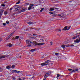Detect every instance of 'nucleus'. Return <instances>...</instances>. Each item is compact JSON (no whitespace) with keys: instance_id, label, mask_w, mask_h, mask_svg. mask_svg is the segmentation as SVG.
I'll return each mask as SVG.
<instances>
[{"instance_id":"58836bf2","label":"nucleus","mask_w":80,"mask_h":80,"mask_svg":"<svg viewBox=\"0 0 80 80\" xmlns=\"http://www.w3.org/2000/svg\"><path fill=\"white\" fill-rule=\"evenodd\" d=\"M70 44H68V45H66V47H70Z\"/></svg>"},{"instance_id":"a18cd8bd","label":"nucleus","mask_w":80,"mask_h":80,"mask_svg":"<svg viewBox=\"0 0 80 80\" xmlns=\"http://www.w3.org/2000/svg\"><path fill=\"white\" fill-rule=\"evenodd\" d=\"M3 25H4V26H5L6 25V23H3Z\"/></svg>"},{"instance_id":"49530a36","label":"nucleus","mask_w":80,"mask_h":80,"mask_svg":"<svg viewBox=\"0 0 80 80\" xmlns=\"http://www.w3.org/2000/svg\"><path fill=\"white\" fill-rule=\"evenodd\" d=\"M3 40L1 38H0V42H1V41H2Z\"/></svg>"},{"instance_id":"864d4df0","label":"nucleus","mask_w":80,"mask_h":80,"mask_svg":"<svg viewBox=\"0 0 80 80\" xmlns=\"http://www.w3.org/2000/svg\"><path fill=\"white\" fill-rule=\"evenodd\" d=\"M12 10V8H10V11H11V10Z\"/></svg>"},{"instance_id":"39448f33","label":"nucleus","mask_w":80,"mask_h":80,"mask_svg":"<svg viewBox=\"0 0 80 80\" xmlns=\"http://www.w3.org/2000/svg\"><path fill=\"white\" fill-rule=\"evenodd\" d=\"M34 4H31L29 7L28 8V10H30L31 9H32V7H33V6H34Z\"/></svg>"},{"instance_id":"0e129e2a","label":"nucleus","mask_w":80,"mask_h":80,"mask_svg":"<svg viewBox=\"0 0 80 80\" xmlns=\"http://www.w3.org/2000/svg\"><path fill=\"white\" fill-rule=\"evenodd\" d=\"M28 29H29V28H28Z\"/></svg>"},{"instance_id":"473e14b6","label":"nucleus","mask_w":80,"mask_h":80,"mask_svg":"<svg viewBox=\"0 0 80 80\" xmlns=\"http://www.w3.org/2000/svg\"><path fill=\"white\" fill-rule=\"evenodd\" d=\"M18 8V6H15V7H14V8H15V9H16H16L17 8Z\"/></svg>"},{"instance_id":"338daca9","label":"nucleus","mask_w":80,"mask_h":80,"mask_svg":"<svg viewBox=\"0 0 80 80\" xmlns=\"http://www.w3.org/2000/svg\"><path fill=\"white\" fill-rule=\"evenodd\" d=\"M39 37H40V35H39Z\"/></svg>"},{"instance_id":"6e6552de","label":"nucleus","mask_w":80,"mask_h":80,"mask_svg":"<svg viewBox=\"0 0 80 80\" xmlns=\"http://www.w3.org/2000/svg\"><path fill=\"white\" fill-rule=\"evenodd\" d=\"M45 43L44 42H42V43H38L37 44V45H39V46H41V45H44Z\"/></svg>"},{"instance_id":"e433bc0d","label":"nucleus","mask_w":80,"mask_h":80,"mask_svg":"<svg viewBox=\"0 0 80 80\" xmlns=\"http://www.w3.org/2000/svg\"><path fill=\"white\" fill-rule=\"evenodd\" d=\"M49 13H50L51 14H53V12H49Z\"/></svg>"},{"instance_id":"f03ea898","label":"nucleus","mask_w":80,"mask_h":80,"mask_svg":"<svg viewBox=\"0 0 80 80\" xmlns=\"http://www.w3.org/2000/svg\"><path fill=\"white\" fill-rule=\"evenodd\" d=\"M50 73H51L50 72H48L46 73L45 75V76L43 80H46V79H47V77H48V76H50Z\"/></svg>"},{"instance_id":"c9c22d12","label":"nucleus","mask_w":80,"mask_h":80,"mask_svg":"<svg viewBox=\"0 0 80 80\" xmlns=\"http://www.w3.org/2000/svg\"><path fill=\"white\" fill-rule=\"evenodd\" d=\"M67 30H68L70 28V27H67Z\"/></svg>"},{"instance_id":"5fc2aeb1","label":"nucleus","mask_w":80,"mask_h":80,"mask_svg":"<svg viewBox=\"0 0 80 80\" xmlns=\"http://www.w3.org/2000/svg\"><path fill=\"white\" fill-rule=\"evenodd\" d=\"M2 68L0 67V70H2Z\"/></svg>"},{"instance_id":"5701e85b","label":"nucleus","mask_w":80,"mask_h":80,"mask_svg":"<svg viewBox=\"0 0 80 80\" xmlns=\"http://www.w3.org/2000/svg\"><path fill=\"white\" fill-rule=\"evenodd\" d=\"M44 8H42L41 10H40V12H42V11H43V10H44Z\"/></svg>"},{"instance_id":"dca6fc26","label":"nucleus","mask_w":80,"mask_h":80,"mask_svg":"<svg viewBox=\"0 0 80 80\" xmlns=\"http://www.w3.org/2000/svg\"><path fill=\"white\" fill-rule=\"evenodd\" d=\"M27 23H28V24H29V25H31V24H33V23L30 22H27Z\"/></svg>"},{"instance_id":"423d86ee","label":"nucleus","mask_w":80,"mask_h":80,"mask_svg":"<svg viewBox=\"0 0 80 80\" xmlns=\"http://www.w3.org/2000/svg\"><path fill=\"white\" fill-rule=\"evenodd\" d=\"M78 69H75L72 70V71H71V72H78Z\"/></svg>"},{"instance_id":"0eeeda50","label":"nucleus","mask_w":80,"mask_h":80,"mask_svg":"<svg viewBox=\"0 0 80 80\" xmlns=\"http://www.w3.org/2000/svg\"><path fill=\"white\" fill-rule=\"evenodd\" d=\"M50 62H51V61H50V60H47L44 62V63H48V65H50L51 63H50Z\"/></svg>"},{"instance_id":"6e6d98bb","label":"nucleus","mask_w":80,"mask_h":80,"mask_svg":"<svg viewBox=\"0 0 80 80\" xmlns=\"http://www.w3.org/2000/svg\"><path fill=\"white\" fill-rule=\"evenodd\" d=\"M79 36H80V35H78V37H79Z\"/></svg>"},{"instance_id":"72a5a7b5","label":"nucleus","mask_w":80,"mask_h":80,"mask_svg":"<svg viewBox=\"0 0 80 80\" xmlns=\"http://www.w3.org/2000/svg\"><path fill=\"white\" fill-rule=\"evenodd\" d=\"M4 15H7V12L6 11H5L4 13Z\"/></svg>"},{"instance_id":"c03bdc74","label":"nucleus","mask_w":80,"mask_h":80,"mask_svg":"<svg viewBox=\"0 0 80 80\" xmlns=\"http://www.w3.org/2000/svg\"><path fill=\"white\" fill-rule=\"evenodd\" d=\"M41 40L42 41V42H44V40L43 39H41Z\"/></svg>"},{"instance_id":"7c9ffc66","label":"nucleus","mask_w":80,"mask_h":80,"mask_svg":"<svg viewBox=\"0 0 80 80\" xmlns=\"http://www.w3.org/2000/svg\"><path fill=\"white\" fill-rule=\"evenodd\" d=\"M50 45L52 46L53 45V42H50Z\"/></svg>"},{"instance_id":"c756f323","label":"nucleus","mask_w":80,"mask_h":80,"mask_svg":"<svg viewBox=\"0 0 80 80\" xmlns=\"http://www.w3.org/2000/svg\"><path fill=\"white\" fill-rule=\"evenodd\" d=\"M20 71H18L17 70H16V73H20Z\"/></svg>"},{"instance_id":"603ef678","label":"nucleus","mask_w":80,"mask_h":80,"mask_svg":"<svg viewBox=\"0 0 80 80\" xmlns=\"http://www.w3.org/2000/svg\"><path fill=\"white\" fill-rule=\"evenodd\" d=\"M10 37H11V36H10V35L8 37V38H10Z\"/></svg>"},{"instance_id":"f704fd0d","label":"nucleus","mask_w":80,"mask_h":80,"mask_svg":"<svg viewBox=\"0 0 80 80\" xmlns=\"http://www.w3.org/2000/svg\"><path fill=\"white\" fill-rule=\"evenodd\" d=\"M1 6L2 7H5V4H1Z\"/></svg>"},{"instance_id":"774afa93","label":"nucleus","mask_w":80,"mask_h":80,"mask_svg":"<svg viewBox=\"0 0 80 80\" xmlns=\"http://www.w3.org/2000/svg\"><path fill=\"white\" fill-rule=\"evenodd\" d=\"M32 78H33V77H32Z\"/></svg>"},{"instance_id":"bb28decb","label":"nucleus","mask_w":80,"mask_h":80,"mask_svg":"<svg viewBox=\"0 0 80 80\" xmlns=\"http://www.w3.org/2000/svg\"><path fill=\"white\" fill-rule=\"evenodd\" d=\"M62 48H65V45H63L61 46Z\"/></svg>"},{"instance_id":"4be33fe9","label":"nucleus","mask_w":80,"mask_h":80,"mask_svg":"<svg viewBox=\"0 0 80 80\" xmlns=\"http://www.w3.org/2000/svg\"><path fill=\"white\" fill-rule=\"evenodd\" d=\"M18 38H19V36H16L15 38V39H18Z\"/></svg>"},{"instance_id":"a19ab883","label":"nucleus","mask_w":80,"mask_h":80,"mask_svg":"<svg viewBox=\"0 0 80 80\" xmlns=\"http://www.w3.org/2000/svg\"><path fill=\"white\" fill-rule=\"evenodd\" d=\"M70 47H74V45L73 44H70Z\"/></svg>"},{"instance_id":"4c0bfd02","label":"nucleus","mask_w":80,"mask_h":80,"mask_svg":"<svg viewBox=\"0 0 80 80\" xmlns=\"http://www.w3.org/2000/svg\"><path fill=\"white\" fill-rule=\"evenodd\" d=\"M60 74H57V77L58 78L59 77H60Z\"/></svg>"},{"instance_id":"2f4dec72","label":"nucleus","mask_w":80,"mask_h":80,"mask_svg":"<svg viewBox=\"0 0 80 80\" xmlns=\"http://www.w3.org/2000/svg\"><path fill=\"white\" fill-rule=\"evenodd\" d=\"M20 0H19L18 1V2H17L16 3V4H19V3H20Z\"/></svg>"},{"instance_id":"a211bd4d","label":"nucleus","mask_w":80,"mask_h":80,"mask_svg":"<svg viewBox=\"0 0 80 80\" xmlns=\"http://www.w3.org/2000/svg\"><path fill=\"white\" fill-rule=\"evenodd\" d=\"M58 32H61L62 31V30H61V29H57V31Z\"/></svg>"},{"instance_id":"4d7b16f0","label":"nucleus","mask_w":80,"mask_h":80,"mask_svg":"<svg viewBox=\"0 0 80 80\" xmlns=\"http://www.w3.org/2000/svg\"><path fill=\"white\" fill-rule=\"evenodd\" d=\"M19 80H22V79L20 78H19Z\"/></svg>"},{"instance_id":"4468645a","label":"nucleus","mask_w":80,"mask_h":80,"mask_svg":"<svg viewBox=\"0 0 80 80\" xmlns=\"http://www.w3.org/2000/svg\"><path fill=\"white\" fill-rule=\"evenodd\" d=\"M6 68L7 69H9L10 68H11V66H8V67H6Z\"/></svg>"},{"instance_id":"bf43d9fd","label":"nucleus","mask_w":80,"mask_h":80,"mask_svg":"<svg viewBox=\"0 0 80 80\" xmlns=\"http://www.w3.org/2000/svg\"><path fill=\"white\" fill-rule=\"evenodd\" d=\"M32 29H34L33 28H32Z\"/></svg>"},{"instance_id":"f257e3e1","label":"nucleus","mask_w":80,"mask_h":80,"mask_svg":"<svg viewBox=\"0 0 80 80\" xmlns=\"http://www.w3.org/2000/svg\"><path fill=\"white\" fill-rule=\"evenodd\" d=\"M27 44H28V47H31L32 46L31 44L33 43V42L29 40H27L26 41Z\"/></svg>"},{"instance_id":"c85d7f7f","label":"nucleus","mask_w":80,"mask_h":80,"mask_svg":"<svg viewBox=\"0 0 80 80\" xmlns=\"http://www.w3.org/2000/svg\"><path fill=\"white\" fill-rule=\"evenodd\" d=\"M77 37V36H76V37L74 36L73 38H72L73 39H75V38H76Z\"/></svg>"},{"instance_id":"412c9836","label":"nucleus","mask_w":80,"mask_h":80,"mask_svg":"<svg viewBox=\"0 0 80 80\" xmlns=\"http://www.w3.org/2000/svg\"><path fill=\"white\" fill-rule=\"evenodd\" d=\"M49 10L50 11H53V10H54V9L53 8H50Z\"/></svg>"},{"instance_id":"1a4fd4ad","label":"nucleus","mask_w":80,"mask_h":80,"mask_svg":"<svg viewBox=\"0 0 80 80\" xmlns=\"http://www.w3.org/2000/svg\"><path fill=\"white\" fill-rule=\"evenodd\" d=\"M42 66H44V65H48V63H42L40 64Z\"/></svg>"},{"instance_id":"9d476101","label":"nucleus","mask_w":80,"mask_h":80,"mask_svg":"<svg viewBox=\"0 0 80 80\" xmlns=\"http://www.w3.org/2000/svg\"><path fill=\"white\" fill-rule=\"evenodd\" d=\"M74 42L75 43H78V42H79L80 41L79 40L77 39L74 40Z\"/></svg>"},{"instance_id":"6ab92c4d","label":"nucleus","mask_w":80,"mask_h":80,"mask_svg":"<svg viewBox=\"0 0 80 80\" xmlns=\"http://www.w3.org/2000/svg\"><path fill=\"white\" fill-rule=\"evenodd\" d=\"M20 8H18L16 9V11H18V10H20Z\"/></svg>"},{"instance_id":"2eb2a0df","label":"nucleus","mask_w":80,"mask_h":80,"mask_svg":"<svg viewBox=\"0 0 80 80\" xmlns=\"http://www.w3.org/2000/svg\"><path fill=\"white\" fill-rule=\"evenodd\" d=\"M13 73H16V70H12V72Z\"/></svg>"},{"instance_id":"8fccbe9b","label":"nucleus","mask_w":80,"mask_h":80,"mask_svg":"<svg viewBox=\"0 0 80 80\" xmlns=\"http://www.w3.org/2000/svg\"><path fill=\"white\" fill-rule=\"evenodd\" d=\"M12 78L13 80H15V77H12Z\"/></svg>"},{"instance_id":"69168bd1","label":"nucleus","mask_w":80,"mask_h":80,"mask_svg":"<svg viewBox=\"0 0 80 80\" xmlns=\"http://www.w3.org/2000/svg\"><path fill=\"white\" fill-rule=\"evenodd\" d=\"M20 57H21V56H20Z\"/></svg>"},{"instance_id":"9b49d317","label":"nucleus","mask_w":80,"mask_h":80,"mask_svg":"<svg viewBox=\"0 0 80 80\" xmlns=\"http://www.w3.org/2000/svg\"><path fill=\"white\" fill-rule=\"evenodd\" d=\"M3 11L4 10H0V15H2V13L3 12Z\"/></svg>"},{"instance_id":"79ce46f5","label":"nucleus","mask_w":80,"mask_h":80,"mask_svg":"<svg viewBox=\"0 0 80 80\" xmlns=\"http://www.w3.org/2000/svg\"><path fill=\"white\" fill-rule=\"evenodd\" d=\"M32 39H34V40L35 41L36 40V39L35 38H34V37H32Z\"/></svg>"},{"instance_id":"cd10ccee","label":"nucleus","mask_w":80,"mask_h":80,"mask_svg":"<svg viewBox=\"0 0 80 80\" xmlns=\"http://www.w3.org/2000/svg\"><path fill=\"white\" fill-rule=\"evenodd\" d=\"M69 2H71L72 5H73V1H70Z\"/></svg>"},{"instance_id":"a878e982","label":"nucleus","mask_w":80,"mask_h":80,"mask_svg":"<svg viewBox=\"0 0 80 80\" xmlns=\"http://www.w3.org/2000/svg\"><path fill=\"white\" fill-rule=\"evenodd\" d=\"M13 33H14V32H12L10 35V36H11V37H12V35H13Z\"/></svg>"},{"instance_id":"09e8293b","label":"nucleus","mask_w":80,"mask_h":80,"mask_svg":"<svg viewBox=\"0 0 80 80\" xmlns=\"http://www.w3.org/2000/svg\"><path fill=\"white\" fill-rule=\"evenodd\" d=\"M33 35L34 36L35 35L37 36V35L36 34H33Z\"/></svg>"},{"instance_id":"ddd939ff","label":"nucleus","mask_w":80,"mask_h":80,"mask_svg":"<svg viewBox=\"0 0 80 80\" xmlns=\"http://www.w3.org/2000/svg\"><path fill=\"white\" fill-rule=\"evenodd\" d=\"M62 30H67V26L65 27Z\"/></svg>"},{"instance_id":"20e7f679","label":"nucleus","mask_w":80,"mask_h":80,"mask_svg":"<svg viewBox=\"0 0 80 80\" xmlns=\"http://www.w3.org/2000/svg\"><path fill=\"white\" fill-rule=\"evenodd\" d=\"M9 56H10V55L8 56L3 55L2 56H0V59H1V58H5V57H9Z\"/></svg>"},{"instance_id":"ea45409f","label":"nucleus","mask_w":80,"mask_h":80,"mask_svg":"<svg viewBox=\"0 0 80 80\" xmlns=\"http://www.w3.org/2000/svg\"><path fill=\"white\" fill-rule=\"evenodd\" d=\"M6 23L7 24H8V23H10V22H9V21H7L6 22Z\"/></svg>"},{"instance_id":"f8f14e48","label":"nucleus","mask_w":80,"mask_h":80,"mask_svg":"<svg viewBox=\"0 0 80 80\" xmlns=\"http://www.w3.org/2000/svg\"><path fill=\"white\" fill-rule=\"evenodd\" d=\"M26 10V8H23L22 9V10L21 11V12H25Z\"/></svg>"},{"instance_id":"3c124183","label":"nucleus","mask_w":80,"mask_h":80,"mask_svg":"<svg viewBox=\"0 0 80 80\" xmlns=\"http://www.w3.org/2000/svg\"><path fill=\"white\" fill-rule=\"evenodd\" d=\"M9 39V38L8 37L6 39V40H8Z\"/></svg>"},{"instance_id":"7ed1b4c3","label":"nucleus","mask_w":80,"mask_h":80,"mask_svg":"<svg viewBox=\"0 0 80 80\" xmlns=\"http://www.w3.org/2000/svg\"><path fill=\"white\" fill-rule=\"evenodd\" d=\"M67 14H65V13L58 14V16H59L60 18H63V17L67 16Z\"/></svg>"},{"instance_id":"680f3d73","label":"nucleus","mask_w":80,"mask_h":80,"mask_svg":"<svg viewBox=\"0 0 80 80\" xmlns=\"http://www.w3.org/2000/svg\"><path fill=\"white\" fill-rule=\"evenodd\" d=\"M33 55H32V56H33Z\"/></svg>"},{"instance_id":"b1692460","label":"nucleus","mask_w":80,"mask_h":80,"mask_svg":"<svg viewBox=\"0 0 80 80\" xmlns=\"http://www.w3.org/2000/svg\"><path fill=\"white\" fill-rule=\"evenodd\" d=\"M8 45L9 46V47H12V44H8Z\"/></svg>"},{"instance_id":"f3484780","label":"nucleus","mask_w":80,"mask_h":80,"mask_svg":"<svg viewBox=\"0 0 80 80\" xmlns=\"http://www.w3.org/2000/svg\"><path fill=\"white\" fill-rule=\"evenodd\" d=\"M11 68H15V66L14 65H13L12 66H11Z\"/></svg>"},{"instance_id":"de8ad7c7","label":"nucleus","mask_w":80,"mask_h":80,"mask_svg":"<svg viewBox=\"0 0 80 80\" xmlns=\"http://www.w3.org/2000/svg\"><path fill=\"white\" fill-rule=\"evenodd\" d=\"M15 40V38H12V40Z\"/></svg>"},{"instance_id":"e2e57ef3","label":"nucleus","mask_w":80,"mask_h":80,"mask_svg":"<svg viewBox=\"0 0 80 80\" xmlns=\"http://www.w3.org/2000/svg\"><path fill=\"white\" fill-rule=\"evenodd\" d=\"M29 35H30V34H29Z\"/></svg>"},{"instance_id":"393cba45","label":"nucleus","mask_w":80,"mask_h":80,"mask_svg":"<svg viewBox=\"0 0 80 80\" xmlns=\"http://www.w3.org/2000/svg\"><path fill=\"white\" fill-rule=\"evenodd\" d=\"M55 55H56V56H58V55H59V53H55Z\"/></svg>"},{"instance_id":"37998d69","label":"nucleus","mask_w":80,"mask_h":80,"mask_svg":"<svg viewBox=\"0 0 80 80\" xmlns=\"http://www.w3.org/2000/svg\"><path fill=\"white\" fill-rule=\"evenodd\" d=\"M68 70L69 71H71V70H72V69H68Z\"/></svg>"},{"instance_id":"052dcab7","label":"nucleus","mask_w":80,"mask_h":80,"mask_svg":"<svg viewBox=\"0 0 80 80\" xmlns=\"http://www.w3.org/2000/svg\"><path fill=\"white\" fill-rule=\"evenodd\" d=\"M30 29V30H32V29Z\"/></svg>"},{"instance_id":"aec40b11","label":"nucleus","mask_w":80,"mask_h":80,"mask_svg":"<svg viewBox=\"0 0 80 80\" xmlns=\"http://www.w3.org/2000/svg\"><path fill=\"white\" fill-rule=\"evenodd\" d=\"M30 51H31V52H35V50L34 49H31L30 50Z\"/></svg>"},{"instance_id":"13d9d810","label":"nucleus","mask_w":80,"mask_h":80,"mask_svg":"<svg viewBox=\"0 0 80 80\" xmlns=\"http://www.w3.org/2000/svg\"><path fill=\"white\" fill-rule=\"evenodd\" d=\"M51 65H53V63H52Z\"/></svg>"}]
</instances>
